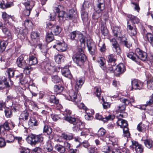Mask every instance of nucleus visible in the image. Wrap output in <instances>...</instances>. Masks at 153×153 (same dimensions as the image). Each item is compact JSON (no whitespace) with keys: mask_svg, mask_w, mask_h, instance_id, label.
Returning <instances> with one entry per match:
<instances>
[{"mask_svg":"<svg viewBox=\"0 0 153 153\" xmlns=\"http://www.w3.org/2000/svg\"><path fill=\"white\" fill-rule=\"evenodd\" d=\"M44 149L48 152H50L53 150V146L50 141L47 142L44 145Z\"/></svg>","mask_w":153,"mask_h":153,"instance_id":"cd10ccee","label":"nucleus"},{"mask_svg":"<svg viewBox=\"0 0 153 153\" xmlns=\"http://www.w3.org/2000/svg\"><path fill=\"white\" fill-rule=\"evenodd\" d=\"M108 59L109 64H113V66H115L116 65L115 62L116 59L115 56L112 54H110L108 56Z\"/></svg>","mask_w":153,"mask_h":153,"instance_id":"7c9ffc66","label":"nucleus"},{"mask_svg":"<svg viewBox=\"0 0 153 153\" xmlns=\"http://www.w3.org/2000/svg\"><path fill=\"white\" fill-rule=\"evenodd\" d=\"M97 61L98 62L100 65L101 68H102L104 67L105 63V59L102 57H99L98 58Z\"/></svg>","mask_w":153,"mask_h":153,"instance_id":"09e8293b","label":"nucleus"},{"mask_svg":"<svg viewBox=\"0 0 153 153\" xmlns=\"http://www.w3.org/2000/svg\"><path fill=\"white\" fill-rule=\"evenodd\" d=\"M105 8V5H102L100 4L97 5V7H95L94 10H97V11L101 12Z\"/></svg>","mask_w":153,"mask_h":153,"instance_id":"bf43d9fd","label":"nucleus"},{"mask_svg":"<svg viewBox=\"0 0 153 153\" xmlns=\"http://www.w3.org/2000/svg\"><path fill=\"white\" fill-rule=\"evenodd\" d=\"M14 5L13 2H7L5 4H3L2 3L0 4V7L1 8L4 9L10 7Z\"/></svg>","mask_w":153,"mask_h":153,"instance_id":"58836bf2","label":"nucleus"},{"mask_svg":"<svg viewBox=\"0 0 153 153\" xmlns=\"http://www.w3.org/2000/svg\"><path fill=\"white\" fill-rule=\"evenodd\" d=\"M126 68L123 64L120 63L115 66V68L114 70V73L117 76L120 74H122L126 71Z\"/></svg>","mask_w":153,"mask_h":153,"instance_id":"a211bd4d","label":"nucleus"},{"mask_svg":"<svg viewBox=\"0 0 153 153\" xmlns=\"http://www.w3.org/2000/svg\"><path fill=\"white\" fill-rule=\"evenodd\" d=\"M73 61L78 65L81 66L83 64L86 60L85 55L82 53H76L72 56Z\"/></svg>","mask_w":153,"mask_h":153,"instance_id":"39448f33","label":"nucleus"},{"mask_svg":"<svg viewBox=\"0 0 153 153\" xmlns=\"http://www.w3.org/2000/svg\"><path fill=\"white\" fill-rule=\"evenodd\" d=\"M135 52L138 57V60L140 59L144 61L147 59V54L145 52L142 51L139 48H137L136 49Z\"/></svg>","mask_w":153,"mask_h":153,"instance_id":"f3484780","label":"nucleus"},{"mask_svg":"<svg viewBox=\"0 0 153 153\" xmlns=\"http://www.w3.org/2000/svg\"><path fill=\"white\" fill-rule=\"evenodd\" d=\"M53 34L51 32L47 34L46 36V40L48 42L52 41L54 39Z\"/></svg>","mask_w":153,"mask_h":153,"instance_id":"a19ab883","label":"nucleus"},{"mask_svg":"<svg viewBox=\"0 0 153 153\" xmlns=\"http://www.w3.org/2000/svg\"><path fill=\"white\" fill-rule=\"evenodd\" d=\"M27 30L26 29H23L22 28H21L18 33V35H22L20 36H19L23 39V38H25V37L26 36L27 34Z\"/></svg>","mask_w":153,"mask_h":153,"instance_id":"4c0bfd02","label":"nucleus"},{"mask_svg":"<svg viewBox=\"0 0 153 153\" xmlns=\"http://www.w3.org/2000/svg\"><path fill=\"white\" fill-rule=\"evenodd\" d=\"M78 36V38L82 46H84L85 45L86 41V37L84 36L83 34L78 31L76 30L71 32L69 36L70 39L71 40H76V36Z\"/></svg>","mask_w":153,"mask_h":153,"instance_id":"20e7f679","label":"nucleus"},{"mask_svg":"<svg viewBox=\"0 0 153 153\" xmlns=\"http://www.w3.org/2000/svg\"><path fill=\"white\" fill-rule=\"evenodd\" d=\"M113 64H109L107 67H103L102 69L104 71H106L107 72H110L111 73H114V70L115 68V65L113 66Z\"/></svg>","mask_w":153,"mask_h":153,"instance_id":"a878e982","label":"nucleus"},{"mask_svg":"<svg viewBox=\"0 0 153 153\" xmlns=\"http://www.w3.org/2000/svg\"><path fill=\"white\" fill-rule=\"evenodd\" d=\"M63 120H65L69 123L74 125L76 123V121L77 119H76L75 118L70 116H65V117L63 118Z\"/></svg>","mask_w":153,"mask_h":153,"instance_id":"72a5a7b5","label":"nucleus"},{"mask_svg":"<svg viewBox=\"0 0 153 153\" xmlns=\"http://www.w3.org/2000/svg\"><path fill=\"white\" fill-rule=\"evenodd\" d=\"M114 146H117L116 144H115L114 145L109 146L108 145H105L103 146L102 148V151L105 153H110V152H112L113 153H114L115 151L114 150L117 151V148H115Z\"/></svg>","mask_w":153,"mask_h":153,"instance_id":"2eb2a0df","label":"nucleus"},{"mask_svg":"<svg viewBox=\"0 0 153 153\" xmlns=\"http://www.w3.org/2000/svg\"><path fill=\"white\" fill-rule=\"evenodd\" d=\"M143 141L145 146L149 149L153 146V141L150 138H146L143 140Z\"/></svg>","mask_w":153,"mask_h":153,"instance_id":"393cba45","label":"nucleus"},{"mask_svg":"<svg viewBox=\"0 0 153 153\" xmlns=\"http://www.w3.org/2000/svg\"><path fill=\"white\" fill-rule=\"evenodd\" d=\"M2 18L4 25L9 28H12L13 27V25L9 22V19H12V16L10 15L7 14L5 12L2 13Z\"/></svg>","mask_w":153,"mask_h":153,"instance_id":"f8f14e48","label":"nucleus"},{"mask_svg":"<svg viewBox=\"0 0 153 153\" xmlns=\"http://www.w3.org/2000/svg\"><path fill=\"white\" fill-rule=\"evenodd\" d=\"M66 13L63 11H60L58 13V18H59V20L60 21L64 20V18L65 17V15Z\"/></svg>","mask_w":153,"mask_h":153,"instance_id":"603ef678","label":"nucleus"},{"mask_svg":"<svg viewBox=\"0 0 153 153\" xmlns=\"http://www.w3.org/2000/svg\"><path fill=\"white\" fill-rule=\"evenodd\" d=\"M43 132L46 133L49 135L50 139H52L53 137L54 133L52 132L51 128L47 126H45L43 128Z\"/></svg>","mask_w":153,"mask_h":153,"instance_id":"4be33fe9","label":"nucleus"},{"mask_svg":"<svg viewBox=\"0 0 153 153\" xmlns=\"http://www.w3.org/2000/svg\"><path fill=\"white\" fill-rule=\"evenodd\" d=\"M6 117L7 118H10L12 115V113L11 109L7 108L4 111Z\"/></svg>","mask_w":153,"mask_h":153,"instance_id":"4d7b16f0","label":"nucleus"},{"mask_svg":"<svg viewBox=\"0 0 153 153\" xmlns=\"http://www.w3.org/2000/svg\"><path fill=\"white\" fill-rule=\"evenodd\" d=\"M28 56L25 54L21 55L18 57L16 61V63L18 67L22 68L24 70H29L31 68L27 65L25 61L28 59Z\"/></svg>","mask_w":153,"mask_h":153,"instance_id":"f03ea898","label":"nucleus"},{"mask_svg":"<svg viewBox=\"0 0 153 153\" xmlns=\"http://www.w3.org/2000/svg\"><path fill=\"white\" fill-rule=\"evenodd\" d=\"M54 91L58 94L61 93L63 90V87L61 85H55L54 87Z\"/></svg>","mask_w":153,"mask_h":153,"instance_id":"37998d69","label":"nucleus"},{"mask_svg":"<svg viewBox=\"0 0 153 153\" xmlns=\"http://www.w3.org/2000/svg\"><path fill=\"white\" fill-rule=\"evenodd\" d=\"M107 17L104 19V21L102 22L101 24V31L102 34L104 36H107L109 33L106 27V20Z\"/></svg>","mask_w":153,"mask_h":153,"instance_id":"aec40b11","label":"nucleus"},{"mask_svg":"<svg viewBox=\"0 0 153 153\" xmlns=\"http://www.w3.org/2000/svg\"><path fill=\"white\" fill-rule=\"evenodd\" d=\"M43 140V137L41 135H36L32 134L28 135L27 138L28 143L31 145H35L38 142H41Z\"/></svg>","mask_w":153,"mask_h":153,"instance_id":"423d86ee","label":"nucleus"},{"mask_svg":"<svg viewBox=\"0 0 153 153\" xmlns=\"http://www.w3.org/2000/svg\"><path fill=\"white\" fill-rule=\"evenodd\" d=\"M77 91L76 90V91H75L73 89L71 90L69 93L68 99L70 100L75 102L76 103L79 102L81 100V97L79 94L77 95Z\"/></svg>","mask_w":153,"mask_h":153,"instance_id":"0eeeda50","label":"nucleus"},{"mask_svg":"<svg viewBox=\"0 0 153 153\" xmlns=\"http://www.w3.org/2000/svg\"><path fill=\"white\" fill-rule=\"evenodd\" d=\"M98 46L100 48V50L101 52H104L106 50V46L105 45V43L102 41H100Z\"/></svg>","mask_w":153,"mask_h":153,"instance_id":"3c124183","label":"nucleus"},{"mask_svg":"<svg viewBox=\"0 0 153 153\" xmlns=\"http://www.w3.org/2000/svg\"><path fill=\"white\" fill-rule=\"evenodd\" d=\"M35 1L33 0L27 1L24 3L26 9L24 10L23 13L26 16H29L32 8L35 4Z\"/></svg>","mask_w":153,"mask_h":153,"instance_id":"6e6552de","label":"nucleus"},{"mask_svg":"<svg viewBox=\"0 0 153 153\" xmlns=\"http://www.w3.org/2000/svg\"><path fill=\"white\" fill-rule=\"evenodd\" d=\"M61 72L62 75L65 77L70 79H71L72 78V76L69 70L68 66L64 67L62 69Z\"/></svg>","mask_w":153,"mask_h":153,"instance_id":"412c9836","label":"nucleus"},{"mask_svg":"<svg viewBox=\"0 0 153 153\" xmlns=\"http://www.w3.org/2000/svg\"><path fill=\"white\" fill-rule=\"evenodd\" d=\"M2 31L7 36L10 37L11 36V33L5 27H3Z\"/></svg>","mask_w":153,"mask_h":153,"instance_id":"680f3d73","label":"nucleus"},{"mask_svg":"<svg viewBox=\"0 0 153 153\" xmlns=\"http://www.w3.org/2000/svg\"><path fill=\"white\" fill-rule=\"evenodd\" d=\"M127 56L135 62H138V57L136 52L134 53L132 51H130L127 54Z\"/></svg>","mask_w":153,"mask_h":153,"instance_id":"b1692460","label":"nucleus"},{"mask_svg":"<svg viewBox=\"0 0 153 153\" xmlns=\"http://www.w3.org/2000/svg\"><path fill=\"white\" fill-rule=\"evenodd\" d=\"M148 27L152 32L153 34L150 33H147L146 36L144 37V39H146L153 47V27L149 25Z\"/></svg>","mask_w":153,"mask_h":153,"instance_id":"6ab92c4d","label":"nucleus"},{"mask_svg":"<svg viewBox=\"0 0 153 153\" xmlns=\"http://www.w3.org/2000/svg\"><path fill=\"white\" fill-rule=\"evenodd\" d=\"M87 44L88 49L95 46L94 43L92 40H88L87 42Z\"/></svg>","mask_w":153,"mask_h":153,"instance_id":"052dcab7","label":"nucleus"},{"mask_svg":"<svg viewBox=\"0 0 153 153\" xmlns=\"http://www.w3.org/2000/svg\"><path fill=\"white\" fill-rule=\"evenodd\" d=\"M114 118V115L109 114L108 116L104 118L102 120V121L104 123L107 122L109 120H113Z\"/></svg>","mask_w":153,"mask_h":153,"instance_id":"13d9d810","label":"nucleus"},{"mask_svg":"<svg viewBox=\"0 0 153 153\" xmlns=\"http://www.w3.org/2000/svg\"><path fill=\"white\" fill-rule=\"evenodd\" d=\"M147 84L148 89L153 90V79H150L147 81Z\"/></svg>","mask_w":153,"mask_h":153,"instance_id":"864d4df0","label":"nucleus"},{"mask_svg":"<svg viewBox=\"0 0 153 153\" xmlns=\"http://www.w3.org/2000/svg\"><path fill=\"white\" fill-rule=\"evenodd\" d=\"M117 125L120 128H123V136L128 138L129 137L130 134L127 127L128 123L125 120L122 118H118L117 122Z\"/></svg>","mask_w":153,"mask_h":153,"instance_id":"7ed1b4c3","label":"nucleus"},{"mask_svg":"<svg viewBox=\"0 0 153 153\" xmlns=\"http://www.w3.org/2000/svg\"><path fill=\"white\" fill-rule=\"evenodd\" d=\"M29 113L26 111H24L20 114L19 119L25 120H27L28 118Z\"/></svg>","mask_w":153,"mask_h":153,"instance_id":"473e14b6","label":"nucleus"},{"mask_svg":"<svg viewBox=\"0 0 153 153\" xmlns=\"http://www.w3.org/2000/svg\"><path fill=\"white\" fill-rule=\"evenodd\" d=\"M95 10L92 14V17L93 19L96 22H97L98 19L101 16L102 13L101 12L97 11V10Z\"/></svg>","mask_w":153,"mask_h":153,"instance_id":"bb28decb","label":"nucleus"},{"mask_svg":"<svg viewBox=\"0 0 153 153\" xmlns=\"http://www.w3.org/2000/svg\"><path fill=\"white\" fill-rule=\"evenodd\" d=\"M47 27L51 29V32L55 35H58L61 31V29L59 26L53 24L51 22L48 23Z\"/></svg>","mask_w":153,"mask_h":153,"instance_id":"9d476101","label":"nucleus"},{"mask_svg":"<svg viewBox=\"0 0 153 153\" xmlns=\"http://www.w3.org/2000/svg\"><path fill=\"white\" fill-rule=\"evenodd\" d=\"M42 65L43 66L45 71L49 74H52L56 71V67L51 66L50 63L47 62H43Z\"/></svg>","mask_w":153,"mask_h":153,"instance_id":"1a4fd4ad","label":"nucleus"},{"mask_svg":"<svg viewBox=\"0 0 153 153\" xmlns=\"http://www.w3.org/2000/svg\"><path fill=\"white\" fill-rule=\"evenodd\" d=\"M106 131L103 128H100L98 131V135L99 136H102L105 134Z\"/></svg>","mask_w":153,"mask_h":153,"instance_id":"69168bd1","label":"nucleus"},{"mask_svg":"<svg viewBox=\"0 0 153 153\" xmlns=\"http://www.w3.org/2000/svg\"><path fill=\"white\" fill-rule=\"evenodd\" d=\"M126 108L125 105L120 104L116 106L115 107L116 111L117 112H121L125 110Z\"/></svg>","mask_w":153,"mask_h":153,"instance_id":"ea45409f","label":"nucleus"},{"mask_svg":"<svg viewBox=\"0 0 153 153\" xmlns=\"http://www.w3.org/2000/svg\"><path fill=\"white\" fill-rule=\"evenodd\" d=\"M54 58L56 62L58 64L60 63L61 62H63L64 58L63 55L60 54L55 55Z\"/></svg>","mask_w":153,"mask_h":153,"instance_id":"c9c22d12","label":"nucleus"},{"mask_svg":"<svg viewBox=\"0 0 153 153\" xmlns=\"http://www.w3.org/2000/svg\"><path fill=\"white\" fill-rule=\"evenodd\" d=\"M7 72L9 78L13 77L15 73V71L13 69L11 68H9L7 71ZM9 79L10 80V82H12L10 79Z\"/></svg>","mask_w":153,"mask_h":153,"instance_id":"de8ad7c7","label":"nucleus"},{"mask_svg":"<svg viewBox=\"0 0 153 153\" xmlns=\"http://www.w3.org/2000/svg\"><path fill=\"white\" fill-rule=\"evenodd\" d=\"M95 94L98 98L99 100H101L102 97L100 96L101 94V89L100 88V87H96L95 88Z\"/></svg>","mask_w":153,"mask_h":153,"instance_id":"a18cd8bd","label":"nucleus"},{"mask_svg":"<svg viewBox=\"0 0 153 153\" xmlns=\"http://www.w3.org/2000/svg\"><path fill=\"white\" fill-rule=\"evenodd\" d=\"M131 87L130 90L134 89H141L143 87V83L140 81L134 79L131 82Z\"/></svg>","mask_w":153,"mask_h":153,"instance_id":"ddd939ff","label":"nucleus"},{"mask_svg":"<svg viewBox=\"0 0 153 153\" xmlns=\"http://www.w3.org/2000/svg\"><path fill=\"white\" fill-rule=\"evenodd\" d=\"M81 17L84 23H87L88 20V13L84 11L81 13Z\"/></svg>","mask_w":153,"mask_h":153,"instance_id":"c85d7f7f","label":"nucleus"},{"mask_svg":"<svg viewBox=\"0 0 153 153\" xmlns=\"http://www.w3.org/2000/svg\"><path fill=\"white\" fill-rule=\"evenodd\" d=\"M62 80V79L58 75H55L52 76V81L54 83H59Z\"/></svg>","mask_w":153,"mask_h":153,"instance_id":"79ce46f5","label":"nucleus"},{"mask_svg":"<svg viewBox=\"0 0 153 153\" xmlns=\"http://www.w3.org/2000/svg\"><path fill=\"white\" fill-rule=\"evenodd\" d=\"M17 79L19 80L20 82L22 85H23L25 83H26L27 81L24 78L23 75L22 73H20L19 75L16 76Z\"/></svg>","mask_w":153,"mask_h":153,"instance_id":"e433bc0d","label":"nucleus"},{"mask_svg":"<svg viewBox=\"0 0 153 153\" xmlns=\"http://www.w3.org/2000/svg\"><path fill=\"white\" fill-rule=\"evenodd\" d=\"M121 102L124 104L123 105H125V106L128 105L130 103L129 99L127 98H121L120 99Z\"/></svg>","mask_w":153,"mask_h":153,"instance_id":"338daca9","label":"nucleus"},{"mask_svg":"<svg viewBox=\"0 0 153 153\" xmlns=\"http://www.w3.org/2000/svg\"><path fill=\"white\" fill-rule=\"evenodd\" d=\"M7 44V42L6 41H2L0 42V52H2L5 50Z\"/></svg>","mask_w":153,"mask_h":153,"instance_id":"c03bdc74","label":"nucleus"},{"mask_svg":"<svg viewBox=\"0 0 153 153\" xmlns=\"http://www.w3.org/2000/svg\"><path fill=\"white\" fill-rule=\"evenodd\" d=\"M101 99L102 100V101L103 102L102 105L104 109H107L110 107V104L108 102H104V99L103 97L102 96Z\"/></svg>","mask_w":153,"mask_h":153,"instance_id":"e2e57ef3","label":"nucleus"},{"mask_svg":"<svg viewBox=\"0 0 153 153\" xmlns=\"http://www.w3.org/2000/svg\"><path fill=\"white\" fill-rule=\"evenodd\" d=\"M112 32L113 36L115 37L120 40L122 43L126 47L130 48V45L128 43L127 39L124 36L123 32L120 27L117 26L114 27L112 29Z\"/></svg>","mask_w":153,"mask_h":153,"instance_id":"f257e3e1","label":"nucleus"},{"mask_svg":"<svg viewBox=\"0 0 153 153\" xmlns=\"http://www.w3.org/2000/svg\"><path fill=\"white\" fill-rule=\"evenodd\" d=\"M54 48H55L58 51L63 52L66 51L67 50V45L64 42H58L56 45L53 46Z\"/></svg>","mask_w":153,"mask_h":153,"instance_id":"4468645a","label":"nucleus"},{"mask_svg":"<svg viewBox=\"0 0 153 153\" xmlns=\"http://www.w3.org/2000/svg\"><path fill=\"white\" fill-rule=\"evenodd\" d=\"M55 148L56 150L60 153H64L65 151V147L59 144H56L55 146Z\"/></svg>","mask_w":153,"mask_h":153,"instance_id":"f704fd0d","label":"nucleus"},{"mask_svg":"<svg viewBox=\"0 0 153 153\" xmlns=\"http://www.w3.org/2000/svg\"><path fill=\"white\" fill-rule=\"evenodd\" d=\"M76 122L74 124L75 126L73 128V130L74 131L77 132L84 128V123L81 120L77 119L76 120Z\"/></svg>","mask_w":153,"mask_h":153,"instance_id":"dca6fc26","label":"nucleus"},{"mask_svg":"<svg viewBox=\"0 0 153 153\" xmlns=\"http://www.w3.org/2000/svg\"><path fill=\"white\" fill-rule=\"evenodd\" d=\"M84 82V80L82 78L79 79L78 81H77L75 86L76 90L78 91L80 89Z\"/></svg>","mask_w":153,"mask_h":153,"instance_id":"2f4dec72","label":"nucleus"},{"mask_svg":"<svg viewBox=\"0 0 153 153\" xmlns=\"http://www.w3.org/2000/svg\"><path fill=\"white\" fill-rule=\"evenodd\" d=\"M135 148L136 153H141L143 151V147L141 144H139Z\"/></svg>","mask_w":153,"mask_h":153,"instance_id":"6e6d98bb","label":"nucleus"},{"mask_svg":"<svg viewBox=\"0 0 153 153\" xmlns=\"http://www.w3.org/2000/svg\"><path fill=\"white\" fill-rule=\"evenodd\" d=\"M39 34L36 32H33L31 34V37L32 39H38L39 38Z\"/></svg>","mask_w":153,"mask_h":153,"instance_id":"0e129e2a","label":"nucleus"},{"mask_svg":"<svg viewBox=\"0 0 153 153\" xmlns=\"http://www.w3.org/2000/svg\"><path fill=\"white\" fill-rule=\"evenodd\" d=\"M38 60L37 58L35 56L30 55L29 56V65H35L38 63Z\"/></svg>","mask_w":153,"mask_h":153,"instance_id":"5701e85b","label":"nucleus"},{"mask_svg":"<svg viewBox=\"0 0 153 153\" xmlns=\"http://www.w3.org/2000/svg\"><path fill=\"white\" fill-rule=\"evenodd\" d=\"M8 139L6 141L8 143L13 142L15 139V137L12 134L9 135L8 136Z\"/></svg>","mask_w":153,"mask_h":153,"instance_id":"774afa93","label":"nucleus"},{"mask_svg":"<svg viewBox=\"0 0 153 153\" xmlns=\"http://www.w3.org/2000/svg\"><path fill=\"white\" fill-rule=\"evenodd\" d=\"M127 17L131 21V22L134 23L138 24L140 22L139 19L136 16L131 14H128L127 15Z\"/></svg>","mask_w":153,"mask_h":153,"instance_id":"c756f323","label":"nucleus"},{"mask_svg":"<svg viewBox=\"0 0 153 153\" xmlns=\"http://www.w3.org/2000/svg\"><path fill=\"white\" fill-rule=\"evenodd\" d=\"M49 101L51 103L56 104L59 103V100L56 99L55 96L54 95H51L49 97Z\"/></svg>","mask_w":153,"mask_h":153,"instance_id":"49530a36","label":"nucleus"},{"mask_svg":"<svg viewBox=\"0 0 153 153\" xmlns=\"http://www.w3.org/2000/svg\"><path fill=\"white\" fill-rule=\"evenodd\" d=\"M73 135L72 134H68L63 133L62 134V137L65 139L70 140L73 139Z\"/></svg>","mask_w":153,"mask_h":153,"instance_id":"8fccbe9b","label":"nucleus"},{"mask_svg":"<svg viewBox=\"0 0 153 153\" xmlns=\"http://www.w3.org/2000/svg\"><path fill=\"white\" fill-rule=\"evenodd\" d=\"M110 41L112 46V50L117 54H120L121 52V50L120 48L119 45L116 39L112 38L110 39Z\"/></svg>","mask_w":153,"mask_h":153,"instance_id":"9b49d317","label":"nucleus"},{"mask_svg":"<svg viewBox=\"0 0 153 153\" xmlns=\"http://www.w3.org/2000/svg\"><path fill=\"white\" fill-rule=\"evenodd\" d=\"M146 127L145 126L144 124H142V123H139L137 126V130L139 131L142 132L144 131Z\"/></svg>","mask_w":153,"mask_h":153,"instance_id":"5fc2aeb1","label":"nucleus"}]
</instances>
